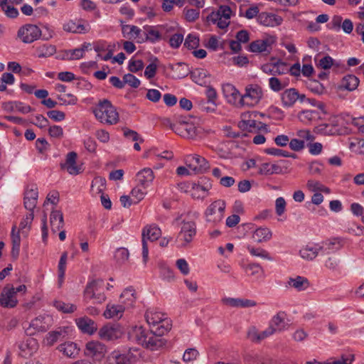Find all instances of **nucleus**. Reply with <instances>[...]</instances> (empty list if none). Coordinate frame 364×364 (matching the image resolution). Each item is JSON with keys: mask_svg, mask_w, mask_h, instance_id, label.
<instances>
[{"mask_svg": "<svg viewBox=\"0 0 364 364\" xmlns=\"http://www.w3.org/2000/svg\"><path fill=\"white\" fill-rule=\"evenodd\" d=\"M94 114L101 122L116 124L119 122V114L114 106L108 100L100 101L94 109Z\"/></svg>", "mask_w": 364, "mask_h": 364, "instance_id": "obj_1", "label": "nucleus"}, {"mask_svg": "<svg viewBox=\"0 0 364 364\" xmlns=\"http://www.w3.org/2000/svg\"><path fill=\"white\" fill-rule=\"evenodd\" d=\"M171 329V324L166 322V326H160L156 328H150V335L146 340L144 347L151 350H157L166 344V341L162 336Z\"/></svg>", "mask_w": 364, "mask_h": 364, "instance_id": "obj_2", "label": "nucleus"}, {"mask_svg": "<svg viewBox=\"0 0 364 364\" xmlns=\"http://www.w3.org/2000/svg\"><path fill=\"white\" fill-rule=\"evenodd\" d=\"M225 202L218 200L213 202L205 210V217L207 223L216 225L222 221L224 217Z\"/></svg>", "mask_w": 364, "mask_h": 364, "instance_id": "obj_3", "label": "nucleus"}, {"mask_svg": "<svg viewBox=\"0 0 364 364\" xmlns=\"http://www.w3.org/2000/svg\"><path fill=\"white\" fill-rule=\"evenodd\" d=\"M102 285V279H94L88 282L84 290L85 299H94L96 304L103 303L106 300V296L100 291Z\"/></svg>", "mask_w": 364, "mask_h": 364, "instance_id": "obj_4", "label": "nucleus"}, {"mask_svg": "<svg viewBox=\"0 0 364 364\" xmlns=\"http://www.w3.org/2000/svg\"><path fill=\"white\" fill-rule=\"evenodd\" d=\"M181 230L178 234L177 239L182 242V247H186L191 243L197 232L196 223L193 220H182Z\"/></svg>", "mask_w": 364, "mask_h": 364, "instance_id": "obj_5", "label": "nucleus"}, {"mask_svg": "<svg viewBox=\"0 0 364 364\" xmlns=\"http://www.w3.org/2000/svg\"><path fill=\"white\" fill-rule=\"evenodd\" d=\"M305 100L306 95L300 93L296 88L286 89L281 94L282 104L285 108L293 107L297 102L304 103Z\"/></svg>", "mask_w": 364, "mask_h": 364, "instance_id": "obj_6", "label": "nucleus"}, {"mask_svg": "<svg viewBox=\"0 0 364 364\" xmlns=\"http://www.w3.org/2000/svg\"><path fill=\"white\" fill-rule=\"evenodd\" d=\"M275 42V38L273 36L258 39L250 43L248 50L252 53H263L267 55L272 52V46Z\"/></svg>", "mask_w": 364, "mask_h": 364, "instance_id": "obj_7", "label": "nucleus"}, {"mask_svg": "<svg viewBox=\"0 0 364 364\" xmlns=\"http://www.w3.org/2000/svg\"><path fill=\"white\" fill-rule=\"evenodd\" d=\"M50 322V316H39L31 321L29 326L26 328L25 333L28 336H33L38 332H45L49 328Z\"/></svg>", "mask_w": 364, "mask_h": 364, "instance_id": "obj_8", "label": "nucleus"}, {"mask_svg": "<svg viewBox=\"0 0 364 364\" xmlns=\"http://www.w3.org/2000/svg\"><path fill=\"white\" fill-rule=\"evenodd\" d=\"M41 36V29L33 24H26L18 31V37L25 43H31L39 38Z\"/></svg>", "mask_w": 364, "mask_h": 364, "instance_id": "obj_9", "label": "nucleus"}, {"mask_svg": "<svg viewBox=\"0 0 364 364\" xmlns=\"http://www.w3.org/2000/svg\"><path fill=\"white\" fill-rule=\"evenodd\" d=\"M186 163L196 173H203L207 171L210 168L208 161L205 158L198 154H190L187 156Z\"/></svg>", "mask_w": 364, "mask_h": 364, "instance_id": "obj_10", "label": "nucleus"}, {"mask_svg": "<svg viewBox=\"0 0 364 364\" xmlns=\"http://www.w3.org/2000/svg\"><path fill=\"white\" fill-rule=\"evenodd\" d=\"M245 94L240 98V105L242 106H252L258 102L262 97V91L258 86L247 87Z\"/></svg>", "mask_w": 364, "mask_h": 364, "instance_id": "obj_11", "label": "nucleus"}, {"mask_svg": "<svg viewBox=\"0 0 364 364\" xmlns=\"http://www.w3.org/2000/svg\"><path fill=\"white\" fill-rule=\"evenodd\" d=\"M17 304L18 300L15 295V288L12 286L6 285L4 287L0 294V306L4 308H14Z\"/></svg>", "mask_w": 364, "mask_h": 364, "instance_id": "obj_12", "label": "nucleus"}, {"mask_svg": "<svg viewBox=\"0 0 364 364\" xmlns=\"http://www.w3.org/2000/svg\"><path fill=\"white\" fill-rule=\"evenodd\" d=\"M85 21L80 18L77 20H70L65 23L63 26V29L69 33H87L90 30V25Z\"/></svg>", "mask_w": 364, "mask_h": 364, "instance_id": "obj_13", "label": "nucleus"}, {"mask_svg": "<svg viewBox=\"0 0 364 364\" xmlns=\"http://www.w3.org/2000/svg\"><path fill=\"white\" fill-rule=\"evenodd\" d=\"M77 154L75 151L69 152L66 156L65 163L60 164V168L66 170L70 175H77L82 171V166L77 165L76 160Z\"/></svg>", "mask_w": 364, "mask_h": 364, "instance_id": "obj_14", "label": "nucleus"}, {"mask_svg": "<svg viewBox=\"0 0 364 364\" xmlns=\"http://www.w3.org/2000/svg\"><path fill=\"white\" fill-rule=\"evenodd\" d=\"M106 351V347L104 344L98 341H90L86 344L85 355L89 357L100 359Z\"/></svg>", "mask_w": 364, "mask_h": 364, "instance_id": "obj_15", "label": "nucleus"}, {"mask_svg": "<svg viewBox=\"0 0 364 364\" xmlns=\"http://www.w3.org/2000/svg\"><path fill=\"white\" fill-rule=\"evenodd\" d=\"M257 20L261 25L271 27L279 26L283 21L280 16L269 12L259 14Z\"/></svg>", "mask_w": 364, "mask_h": 364, "instance_id": "obj_16", "label": "nucleus"}, {"mask_svg": "<svg viewBox=\"0 0 364 364\" xmlns=\"http://www.w3.org/2000/svg\"><path fill=\"white\" fill-rule=\"evenodd\" d=\"M281 164H288V161L280 160L277 164L263 163L259 168V173L265 176L283 173L284 167Z\"/></svg>", "mask_w": 364, "mask_h": 364, "instance_id": "obj_17", "label": "nucleus"}, {"mask_svg": "<svg viewBox=\"0 0 364 364\" xmlns=\"http://www.w3.org/2000/svg\"><path fill=\"white\" fill-rule=\"evenodd\" d=\"M164 315L159 312L153 311H146L145 318L149 325L150 328H156L160 326H166V322L170 323L168 320L163 318Z\"/></svg>", "mask_w": 364, "mask_h": 364, "instance_id": "obj_18", "label": "nucleus"}, {"mask_svg": "<svg viewBox=\"0 0 364 364\" xmlns=\"http://www.w3.org/2000/svg\"><path fill=\"white\" fill-rule=\"evenodd\" d=\"M38 192L36 187L28 188L24 193V207L29 211L33 212L38 201Z\"/></svg>", "mask_w": 364, "mask_h": 364, "instance_id": "obj_19", "label": "nucleus"}, {"mask_svg": "<svg viewBox=\"0 0 364 364\" xmlns=\"http://www.w3.org/2000/svg\"><path fill=\"white\" fill-rule=\"evenodd\" d=\"M360 80L359 79L354 75H347L344 76L341 80L340 83L338 85V90H348V91H353L355 90L358 85Z\"/></svg>", "mask_w": 364, "mask_h": 364, "instance_id": "obj_20", "label": "nucleus"}, {"mask_svg": "<svg viewBox=\"0 0 364 364\" xmlns=\"http://www.w3.org/2000/svg\"><path fill=\"white\" fill-rule=\"evenodd\" d=\"M286 313L284 311H279L270 320L269 326L275 333L283 331L287 323L285 322Z\"/></svg>", "mask_w": 364, "mask_h": 364, "instance_id": "obj_21", "label": "nucleus"}, {"mask_svg": "<svg viewBox=\"0 0 364 364\" xmlns=\"http://www.w3.org/2000/svg\"><path fill=\"white\" fill-rule=\"evenodd\" d=\"M2 108L6 112L18 111L22 114H27L32 111V108L29 105H26L20 101H10L2 103Z\"/></svg>", "mask_w": 364, "mask_h": 364, "instance_id": "obj_22", "label": "nucleus"}, {"mask_svg": "<svg viewBox=\"0 0 364 364\" xmlns=\"http://www.w3.org/2000/svg\"><path fill=\"white\" fill-rule=\"evenodd\" d=\"M222 302L223 304L232 307L247 308L255 306L257 305L256 301L253 300L230 297L223 299Z\"/></svg>", "mask_w": 364, "mask_h": 364, "instance_id": "obj_23", "label": "nucleus"}, {"mask_svg": "<svg viewBox=\"0 0 364 364\" xmlns=\"http://www.w3.org/2000/svg\"><path fill=\"white\" fill-rule=\"evenodd\" d=\"M175 132L180 136L188 139H194L197 135L196 127L183 121L180 122Z\"/></svg>", "mask_w": 364, "mask_h": 364, "instance_id": "obj_24", "label": "nucleus"}, {"mask_svg": "<svg viewBox=\"0 0 364 364\" xmlns=\"http://www.w3.org/2000/svg\"><path fill=\"white\" fill-rule=\"evenodd\" d=\"M223 92L228 102L240 104V98L242 97L240 92L232 84L228 83L223 86Z\"/></svg>", "mask_w": 364, "mask_h": 364, "instance_id": "obj_25", "label": "nucleus"}, {"mask_svg": "<svg viewBox=\"0 0 364 364\" xmlns=\"http://www.w3.org/2000/svg\"><path fill=\"white\" fill-rule=\"evenodd\" d=\"M232 11L230 7L226 5H223L219 7L217 11H213L206 18L207 21H211L213 23H215L217 20H220V18L230 19Z\"/></svg>", "mask_w": 364, "mask_h": 364, "instance_id": "obj_26", "label": "nucleus"}, {"mask_svg": "<svg viewBox=\"0 0 364 364\" xmlns=\"http://www.w3.org/2000/svg\"><path fill=\"white\" fill-rule=\"evenodd\" d=\"M78 328L88 334H93L97 329V324L91 318L85 316L76 320Z\"/></svg>", "mask_w": 364, "mask_h": 364, "instance_id": "obj_27", "label": "nucleus"}, {"mask_svg": "<svg viewBox=\"0 0 364 364\" xmlns=\"http://www.w3.org/2000/svg\"><path fill=\"white\" fill-rule=\"evenodd\" d=\"M161 235V229L156 225H146L142 230V240L146 241L149 240L151 242L158 240Z\"/></svg>", "mask_w": 364, "mask_h": 364, "instance_id": "obj_28", "label": "nucleus"}, {"mask_svg": "<svg viewBox=\"0 0 364 364\" xmlns=\"http://www.w3.org/2000/svg\"><path fill=\"white\" fill-rule=\"evenodd\" d=\"M136 178L139 184L145 188L148 187L154 181V174L151 168H145L137 173Z\"/></svg>", "mask_w": 364, "mask_h": 364, "instance_id": "obj_29", "label": "nucleus"}, {"mask_svg": "<svg viewBox=\"0 0 364 364\" xmlns=\"http://www.w3.org/2000/svg\"><path fill=\"white\" fill-rule=\"evenodd\" d=\"M168 68L173 71V78L182 79L190 73L188 65L185 63L179 62L176 64H169Z\"/></svg>", "mask_w": 364, "mask_h": 364, "instance_id": "obj_30", "label": "nucleus"}, {"mask_svg": "<svg viewBox=\"0 0 364 364\" xmlns=\"http://www.w3.org/2000/svg\"><path fill=\"white\" fill-rule=\"evenodd\" d=\"M50 223L51 230L54 233L62 229L64 225L63 213L60 210H53L50 215Z\"/></svg>", "mask_w": 364, "mask_h": 364, "instance_id": "obj_31", "label": "nucleus"}, {"mask_svg": "<svg viewBox=\"0 0 364 364\" xmlns=\"http://www.w3.org/2000/svg\"><path fill=\"white\" fill-rule=\"evenodd\" d=\"M144 28V38H142V41H149L152 43H155L164 38L161 36L160 30L156 29L155 27L147 26Z\"/></svg>", "mask_w": 364, "mask_h": 364, "instance_id": "obj_32", "label": "nucleus"}, {"mask_svg": "<svg viewBox=\"0 0 364 364\" xmlns=\"http://www.w3.org/2000/svg\"><path fill=\"white\" fill-rule=\"evenodd\" d=\"M58 350L68 358H75L80 350L76 343L70 341L59 345Z\"/></svg>", "mask_w": 364, "mask_h": 364, "instance_id": "obj_33", "label": "nucleus"}, {"mask_svg": "<svg viewBox=\"0 0 364 364\" xmlns=\"http://www.w3.org/2000/svg\"><path fill=\"white\" fill-rule=\"evenodd\" d=\"M287 284L289 286L296 289L298 291H304L310 286L309 279L301 276H296L295 278L290 277Z\"/></svg>", "mask_w": 364, "mask_h": 364, "instance_id": "obj_34", "label": "nucleus"}, {"mask_svg": "<svg viewBox=\"0 0 364 364\" xmlns=\"http://www.w3.org/2000/svg\"><path fill=\"white\" fill-rule=\"evenodd\" d=\"M120 299L125 309L132 307L136 301L134 289L132 287L125 289L120 295Z\"/></svg>", "mask_w": 364, "mask_h": 364, "instance_id": "obj_35", "label": "nucleus"}, {"mask_svg": "<svg viewBox=\"0 0 364 364\" xmlns=\"http://www.w3.org/2000/svg\"><path fill=\"white\" fill-rule=\"evenodd\" d=\"M150 335V328L146 330L143 326H136L132 331V336L137 343L144 346Z\"/></svg>", "mask_w": 364, "mask_h": 364, "instance_id": "obj_36", "label": "nucleus"}, {"mask_svg": "<svg viewBox=\"0 0 364 364\" xmlns=\"http://www.w3.org/2000/svg\"><path fill=\"white\" fill-rule=\"evenodd\" d=\"M286 64L280 60L273 64H265L262 65L263 72L271 75H281L284 73Z\"/></svg>", "mask_w": 364, "mask_h": 364, "instance_id": "obj_37", "label": "nucleus"}, {"mask_svg": "<svg viewBox=\"0 0 364 364\" xmlns=\"http://www.w3.org/2000/svg\"><path fill=\"white\" fill-rule=\"evenodd\" d=\"M107 363L108 364H130L131 362L129 355L114 350L109 355Z\"/></svg>", "mask_w": 364, "mask_h": 364, "instance_id": "obj_38", "label": "nucleus"}, {"mask_svg": "<svg viewBox=\"0 0 364 364\" xmlns=\"http://www.w3.org/2000/svg\"><path fill=\"white\" fill-rule=\"evenodd\" d=\"M119 331L110 325H105L99 331V336L103 340H113L118 337Z\"/></svg>", "mask_w": 364, "mask_h": 364, "instance_id": "obj_39", "label": "nucleus"}, {"mask_svg": "<svg viewBox=\"0 0 364 364\" xmlns=\"http://www.w3.org/2000/svg\"><path fill=\"white\" fill-rule=\"evenodd\" d=\"M124 309L125 306H123V305L108 304L104 312V316L107 318H119L122 316Z\"/></svg>", "mask_w": 364, "mask_h": 364, "instance_id": "obj_40", "label": "nucleus"}, {"mask_svg": "<svg viewBox=\"0 0 364 364\" xmlns=\"http://www.w3.org/2000/svg\"><path fill=\"white\" fill-rule=\"evenodd\" d=\"M272 236V232L269 228H259L253 232L252 238L255 242L261 243L269 240Z\"/></svg>", "mask_w": 364, "mask_h": 364, "instance_id": "obj_41", "label": "nucleus"}, {"mask_svg": "<svg viewBox=\"0 0 364 364\" xmlns=\"http://www.w3.org/2000/svg\"><path fill=\"white\" fill-rule=\"evenodd\" d=\"M247 276L255 277L258 279L263 274V269L257 263H251L242 267Z\"/></svg>", "mask_w": 364, "mask_h": 364, "instance_id": "obj_42", "label": "nucleus"}, {"mask_svg": "<svg viewBox=\"0 0 364 364\" xmlns=\"http://www.w3.org/2000/svg\"><path fill=\"white\" fill-rule=\"evenodd\" d=\"M0 7L8 18H16L19 15L18 9L9 4V0H0Z\"/></svg>", "mask_w": 364, "mask_h": 364, "instance_id": "obj_43", "label": "nucleus"}, {"mask_svg": "<svg viewBox=\"0 0 364 364\" xmlns=\"http://www.w3.org/2000/svg\"><path fill=\"white\" fill-rule=\"evenodd\" d=\"M190 73L193 80L198 85L205 83V78L209 76L208 72L203 68H196Z\"/></svg>", "mask_w": 364, "mask_h": 364, "instance_id": "obj_44", "label": "nucleus"}, {"mask_svg": "<svg viewBox=\"0 0 364 364\" xmlns=\"http://www.w3.org/2000/svg\"><path fill=\"white\" fill-rule=\"evenodd\" d=\"M191 186L192 196L195 198H204L206 196L209 188L208 186H202L198 183H192Z\"/></svg>", "mask_w": 364, "mask_h": 364, "instance_id": "obj_45", "label": "nucleus"}, {"mask_svg": "<svg viewBox=\"0 0 364 364\" xmlns=\"http://www.w3.org/2000/svg\"><path fill=\"white\" fill-rule=\"evenodd\" d=\"M318 250L314 247H309V245H306V247H303L299 251L300 256L305 259L307 260H312L314 258L316 257V256L318 254Z\"/></svg>", "mask_w": 364, "mask_h": 364, "instance_id": "obj_46", "label": "nucleus"}, {"mask_svg": "<svg viewBox=\"0 0 364 364\" xmlns=\"http://www.w3.org/2000/svg\"><path fill=\"white\" fill-rule=\"evenodd\" d=\"M342 247V243L340 239L333 238L323 242V245L319 247L320 250L325 248L326 250L336 252L340 250Z\"/></svg>", "mask_w": 364, "mask_h": 364, "instance_id": "obj_47", "label": "nucleus"}, {"mask_svg": "<svg viewBox=\"0 0 364 364\" xmlns=\"http://www.w3.org/2000/svg\"><path fill=\"white\" fill-rule=\"evenodd\" d=\"M106 186V180L102 177H95L91 185V191L93 194H98L103 192Z\"/></svg>", "mask_w": 364, "mask_h": 364, "instance_id": "obj_48", "label": "nucleus"}, {"mask_svg": "<svg viewBox=\"0 0 364 364\" xmlns=\"http://www.w3.org/2000/svg\"><path fill=\"white\" fill-rule=\"evenodd\" d=\"M318 117V113L314 110H304L299 113V118L304 123H310Z\"/></svg>", "mask_w": 364, "mask_h": 364, "instance_id": "obj_49", "label": "nucleus"}, {"mask_svg": "<svg viewBox=\"0 0 364 364\" xmlns=\"http://www.w3.org/2000/svg\"><path fill=\"white\" fill-rule=\"evenodd\" d=\"M158 267L160 271V275L164 279L171 280L173 278V270L164 262H159Z\"/></svg>", "mask_w": 364, "mask_h": 364, "instance_id": "obj_50", "label": "nucleus"}, {"mask_svg": "<svg viewBox=\"0 0 364 364\" xmlns=\"http://www.w3.org/2000/svg\"><path fill=\"white\" fill-rule=\"evenodd\" d=\"M67 258L68 253L65 252L62 254L58 263V279L60 284H62L65 277Z\"/></svg>", "mask_w": 364, "mask_h": 364, "instance_id": "obj_51", "label": "nucleus"}, {"mask_svg": "<svg viewBox=\"0 0 364 364\" xmlns=\"http://www.w3.org/2000/svg\"><path fill=\"white\" fill-rule=\"evenodd\" d=\"M54 306L59 311L65 313L70 314L74 312L77 307L75 305L72 304H67L62 301H55L54 302Z\"/></svg>", "mask_w": 364, "mask_h": 364, "instance_id": "obj_52", "label": "nucleus"}, {"mask_svg": "<svg viewBox=\"0 0 364 364\" xmlns=\"http://www.w3.org/2000/svg\"><path fill=\"white\" fill-rule=\"evenodd\" d=\"M288 82L287 81L282 82L279 78L272 77L269 79V87L274 92H279L287 87Z\"/></svg>", "mask_w": 364, "mask_h": 364, "instance_id": "obj_53", "label": "nucleus"}, {"mask_svg": "<svg viewBox=\"0 0 364 364\" xmlns=\"http://www.w3.org/2000/svg\"><path fill=\"white\" fill-rule=\"evenodd\" d=\"M63 333H65V331H63L61 328H59L56 331L49 332L46 336L47 345L50 346H53L63 336Z\"/></svg>", "mask_w": 364, "mask_h": 364, "instance_id": "obj_54", "label": "nucleus"}, {"mask_svg": "<svg viewBox=\"0 0 364 364\" xmlns=\"http://www.w3.org/2000/svg\"><path fill=\"white\" fill-rule=\"evenodd\" d=\"M354 360V355L353 354H343L341 356V358L333 360L331 359L327 362H325L324 364H351Z\"/></svg>", "mask_w": 364, "mask_h": 364, "instance_id": "obj_55", "label": "nucleus"}, {"mask_svg": "<svg viewBox=\"0 0 364 364\" xmlns=\"http://www.w3.org/2000/svg\"><path fill=\"white\" fill-rule=\"evenodd\" d=\"M158 61H159L158 58L156 57H154L153 59V62L146 67V69L144 71V76L148 80L152 79L156 75V70H157L156 63Z\"/></svg>", "mask_w": 364, "mask_h": 364, "instance_id": "obj_56", "label": "nucleus"}, {"mask_svg": "<svg viewBox=\"0 0 364 364\" xmlns=\"http://www.w3.org/2000/svg\"><path fill=\"white\" fill-rule=\"evenodd\" d=\"M247 250L249 251V252L253 255V256H255V257H261L262 259H268V260H271L272 258L269 254V252L267 251H266L264 249H262V248H255L254 247H252V246H248L247 247Z\"/></svg>", "mask_w": 364, "mask_h": 364, "instance_id": "obj_57", "label": "nucleus"}, {"mask_svg": "<svg viewBox=\"0 0 364 364\" xmlns=\"http://www.w3.org/2000/svg\"><path fill=\"white\" fill-rule=\"evenodd\" d=\"M56 51L55 46L44 44L38 48V57L46 58L53 55Z\"/></svg>", "mask_w": 364, "mask_h": 364, "instance_id": "obj_58", "label": "nucleus"}, {"mask_svg": "<svg viewBox=\"0 0 364 364\" xmlns=\"http://www.w3.org/2000/svg\"><path fill=\"white\" fill-rule=\"evenodd\" d=\"M200 9H188L185 8L183 9V14L185 16V18L188 22H193L196 19L199 18L200 15Z\"/></svg>", "mask_w": 364, "mask_h": 364, "instance_id": "obj_59", "label": "nucleus"}, {"mask_svg": "<svg viewBox=\"0 0 364 364\" xmlns=\"http://www.w3.org/2000/svg\"><path fill=\"white\" fill-rule=\"evenodd\" d=\"M129 255V253L128 250L124 247H121L116 250L114 258L118 263L123 264L128 259Z\"/></svg>", "mask_w": 364, "mask_h": 364, "instance_id": "obj_60", "label": "nucleus"}, {"mask_svg": "<svg viewBox=\"0 0 364 364\" xmlns=\"http://www.w3.org/2000/svg\"><path fill=\"white\" fill-rule=\"evenodd\" d=\"M122 131L124 136L127 139H130L134 141H139L140 143H142L144 141L143 138L140 137L136 131L130 129L127 127H123Z\"/></svg>", "mask_w": 364, "mask_h": 364, "instance_id": "obj_61", "label": "nucleus"}, {"mask_svg": "<svg viewBox=\"0 0 364 364\" xmlns=\"http://www.w3.org/2000/svg\"><path fill=\"white\" fill-rule=\"evenodd\" d=\"M82 57V50H80L79 48L66 50L64 54V58L69 60H79Z\"/></svg>", "mask_w": 364, "mask_h": 364, "instance_id": "obj_62", "label": "nucleus"}, {"mask_svg": "<svg viewBox=\"0 0 364 364\" xmlns=\"http://www.w3.org/2000/svg\"><path fill=\"white\" fill-rule=\"evenodd\" d=\"M199 45V38L193 34H188L185 39L184 46L191 50L196 48Z\"/></svg>", "mask_w": 364, "mask_h": 364, "instance_id": "obj_63", "label": "nucleus"}, {"mask_svg": "<svg viewBox=\"0 0 364 364\" xmlns=\"http://www.w3.org/2000/svg\"><path fill=\"white\" fill-rule=\"evenodd\" d=\"M343 18L341 16L335 15L333 16L330 23H328L327 27L336 31H338L341 29L342 24Z\"/></svg>", "mask_w": 364, "mask_h": 364, "instance_id": "obj_64", "label": "nucleus"}]
</instances>
